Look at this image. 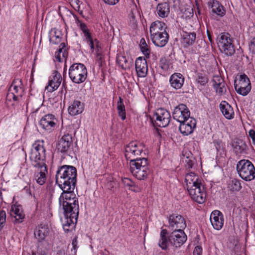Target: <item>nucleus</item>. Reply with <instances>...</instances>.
Here are the masks:
<instances>
[{"label": "nucleus", "instance_id": "6ab92c4d", "mask_svg": "<svg viewBox=\"0 0 255 255\" xmlns=\"http://www.w3.org/2000/svg\"><path fill=\"white\" fill-rule=\"evenodd\" d=\"M213 82V87L218 95L221 96L226 94L227 91V85L221 77L214 76Z\"/></svg>", "mask_w": 255, "mask_h": 255}, {"label": "nucleus", "instance_id": "6e6552de", "mask_svg": "<svg viewBox=\"0 0 255 255\" xmlns=\"http://www.w3.org/2000/svg\"><path fill=\"white\" fill-rule=\"evenodd\" d=\"M144 145L137 141H131L125 147V157L130 162L132 160L138 159L137 156L143 153Z\"/></svg>", "mask_w": 255, "mask_h": 255}, {"label": "nucleus", "instance_id": "4be33fe9", "mask_svg": "<svg viewBox=\"0 0 255 255\" xmlns=\"http://www.w3.org/2000/svg\"><path fill=\"white\" fill-rule=\"evenodd\" d=\"M154 44L158 47H163L168 40V34L166 31L160 32V33L150 35Z\"/></svg>", "mask_w": 255, "mask_h": 255}, {"label": "nucleus", "instance_id": "ddd939ff", "mask_svg": "<svg viewBox=\"0 0 255 255\" xmlns=\"http://www.w3.org/2000/svg\"><path fill=\"white\" fill-rule=\"evenodd\" d=\"M63 192L61 194L59 201V204L61 205H70L71 204L78 203V199L76 194L73 192L75 188L65 191L63 188H60Z\"/></svg>", "mask_w": 255, "mask_h": 255}, {"label": "nucleus", "instance_id": "2eb2a0df", "mask_svg": "<svg viewBox=\"0 0 255 255\" xmlns=\"http://www.w3.org/2000/svg\"><path fill=\"white\" fill-rule=\"evenodd\" d=\"M57 123V120L52 114H47L43 116L40 121V125L43 129L48 132L53 131Z\"/></svg>", "mask_w": 255, "mask_h": 255}, {"label": "nucleus", "instance_id": "bf43d9fd", "mask_svg": "<svg viewBox=\"0 0 255 255\" xmlns=\"http://www.w3.org/2000/svg\"><path fill=\"white\" fill-rule=\"evenodd\" d=\"M167 234V231L166 229H163L161 230L160 234V237H167L166 235Z\"/></svg>", "mask_w": 255, "mask_h": 255}, {"label": "nucleus", "instance_id": "bb28decb", "mask_svg": "<svg viewBox=\"0 0 255 255\" xmlns=\"http://www.w3.org/2000/svg\"><path fill=\"white\" fill-rule=\"evenodd\" d=\"M78 218H72L64 216V218L61 219L63 229L65 233L72 232L77 222Z\"/></svg>", "mask_w": 255, "mask_h": 255}, {"label": "nucleus", "instance_id": "3c124183", "mask_svg": "<svg viewBox=\"0 0 255 255\" xmlns=\"http://www.w3.org/2000/svg\"><path fill=\"white\" fill-rule=\"evenodd\" d=\"M249 50L251 52L255 54V36L250 39L249 43Z\"/></svg>", "mask_w": 255, "mask_h": 255}, {"label": "nucleus", "instance_id": "393cba45", "mask_svg": "<svg viewBox=\"0 0 255 255\" xmlns=\"http://www.w3.org/2000/svg\"><path fill=\"white\" fill-rule=\"evenodd\" d=\"M185 182L186 183L188 190L195 186H199L201 183V180L197 175L191 172L186 174L185 178Z\"/></svg>", "mask_w": 255, "mask_h": 255}, {"label": "nucleus", "instance_id": "ea45409f", "mask_svg": "<svg viewBox=\"0 0 255 255\" xmlns=\"http://www.w3.org/2000/svg\"><path fill=\"white\" fill-rule=\"evenodd\" d=\"M213 12L218 15L223 16L226 13V10L223 6L217 0H213L211 6Z\"/></svg>", "mask_w": 255, "mask_h": 255}, {"label": "nucleus", "instance_id": "39448f33", "mask_svg": "<svg viewBox=\"0 0 255 255\" xmlns=\"http://www.w3.org/2000/svg\"><path fill=\"white\" fill-rule=\"evenodd\" d=\"M69 75L73 82L76 84L82 83L87 78V68L83 64L74 63L69 68Z\"/></svg>", "mask_w": 255, "mask_h": 255}, {"label": "nucleus", "instance_id": "72a5a7b5", "mask_svg": "<svg viewBox=\"0 0 255 255\" xmlns=\"http://www.w3.org/2000/svg\"><path fill=\"white\" fill-rule=\"evenodd\" d=\"M166 26L164 23L155 21L152 23L149 29L150 35L160 33V32L166 31Z\"/></svg>", "mask_w": 255, "mask_h": 255}, {"label": "nucleus", "instance_id": "4468645a", "mask_svg": "<svg viewBox=\"0 0 255 255\" xmlns=\"http://www.w3.org/2000/svg\"><path fill=\"white\" fill-rule=\"evenodd\" d=\"M190 115L188 109L183 104L175 107L172 114L173 119L179 123L190 118Z\"/></svg>", "mask_w": 255, "mask_h": 255}, {"label": "nucleus", "instance_id": "412c9836", "mask_svg": "<svg viewBox=\"0 0 255 255\" xmlns=\"http://www.w3.org/2000/svg\"><path fill=\"white\" fill-rule=\"evenodd\" d=\"M135 70L138 77H144L147 73V65L145 59L139 57L135 62Z\"/></svg>", "mask_w": 255, "mask_h": 255}, {"label": "nucleus", "instance_id": "603ef678", "mask_svg": "<svg viewBox=\"0 0 255 255\" xmlns=\"http://www.w3.org/2000/svg\"><path fill=\"white\" fill-rule=\"evenodd\" d=\"M6 214L5 211L2 210L0 211V228L3 227L5 222Z\"/></svg>", "mask_w": 255, "mask_h": 255}, {"label": "nucleus", "instance_id": "864d4df0", "mask_svg": "<svg viewBox=\"0 0 255 255\" xmlns=\"http://www.w3.org/2000/svg\"><path fill=\"white\" fill-rule=\"evenodd\" d=\"M21 97L22 96H18V94H16L14 92H9L7 95V98H12L14 101L18 100L19 98Z\"/></svg>", "mask_w": 255, "mask_h": 255}, {"label": "nucleus", "instance_id": "0e129e2a", "mask_svg": "<svg viewBox=\"0 0 255 255\" xmlns=\"http://www.w3.org/2000/svg\"><path fill=\"white\" fill-rule=\"evenodd\" d=\"M207 35H208V39H209V40L210 42L211 43H213V40H212V39L211 35V34H210V32H209V30H207Z\"/></svg>", "mask_w": 255, "mask_h": 255}, {"label": "nucleus", "instance_id": "f03ea898", "mask_svg": "<svg viewBox=\"0 0 255 255\" xmlns=\"http://www.w3.org/2000/svg\"><path fill=\"white\" fill-rule=\"evenodd\" d=\"M77 169L71 165L59 167L56 172V183L60 188L65 191L75 188L77 181Z\"/></svg>", "mask_w": 255, "mask_h": 255}, {"label": "nucleus", "instance_id": "6e6d98bb", "mask_svg": "<svg viewBox=\"0 0 255 255\" xmlns=\"http://www.w3.org/2000/svg\"><path fill=\"white\" fill-rule=\"evenodd\" d=\"M202 248L201 246H198L196 247L193 251L194 255H202Z\"/></svg>", "mask_w": 255, "mask_h": 255}, {"label": "nucleus", "instance_id": "f257e3e1", "mask_svg": "<svg viewBox=\"0 0 255 255\" xmlns=\"http://www.w3.org/2000/svg\"><path fill=\"white\" fill-rule=\"evenodd\" d=\"M29 158L32 165L38 168L37 171L34 174L35 180L39 185H43L46 180V174L47 173V169L45 163V149L43 140H37L32 144Z\"/></svg>", "mask_w": 255, "mask_h": 255}, {"label": "nucleus", "instance_id": "a211bd4d", "mask_svg": "<svg viewBox=\"0 0 255 255\" xmlns=\"http://www.w3.org/2000/svg\"><path fill=\"white\" fill-rule=\"evenodd\" d=\"M62 77L61 74L57 71H54L51 77L49 78L48 84L46 89L49 92H53L58 89L61 84Z\"/></svg>", "mask_w": 255, "mask_h": 255}, {"label": "nucleus", "instance_id": "c9c22d12", "mask_svg": "<svg viewBox=\"0 0 255 255\" xmlns=\"http://www.w3.org/2000/svg\"><path fill=\"white\" fill-rule=\"evenodd\" d=\"M182 162L187 169L192 168L194 163L195 158L190 151H185L182 153Z\"/></svg>", "mask_w": 255, "mask_h": 255}, {"label": "nucleus", "instance_id": "dca6fc26", "mask_svg": "<svg viewBox=\"0 0 255 255\" xmlns=\"http://www.w3.org/2000/svg\"><path fill=\"white\" fill-rule=\"evenodd\" d=\"M179 129L181 133L184 135L192 133L196 127V122L195 119L190 117L180 123Z\"/></svg>", "mask_w": 255, "mask_h": 255}, {"label": "nucleus", "instance_id": "0eeeda50", "mask_svg": "<svg viewBox=\"0 0 255 255\" xmlns=\"http://www.w3.org/2000/svg\"><path fill=\"white\" fill-rule=\"evenodd\" d=\"M218 47L222 53L232 56L235 52L233 40L228 33H222L218 39Z\"/></svg>", "mask_w": 255, "mask_h": 255}, {"label": "nucleus", "instance_id": "aec40b11", "mask_svg": "<svg viewBox=\"0 0 255 255\" xmlns=\"http://www.w3.org/2000/svg\"><path fill=\"white\" fill-rule=\"evenodd\" d=\"M210 220L215 229L219 230L223 227L224 225L223 216L219 211H214L210 215Z\"/></svg>", "mask_w": 255, "mask_h": 255}, {"label": "nucleus", "instance_id": "5701e85b", "mask_svg": "<svg viewBox=\"0 0 255 255\" xmlns=\"http://www.w3.org/2000/svg\"><path fill=\"white\" fill-rule=\"evenodd\" d=\"M10 214L12 218L13 222L15 224L22 222L25 217L22 210L20 209V206L15 205L11 206Z\"/></svg>", "mask_w": 255, "mask_h": 255}, {"label": "nucleus", "instance_id": "8fccbe9b", "mask_svg": "<svg viewBox=\"0 0 255 255\" xmlns=\"http://www.w3.org/2000/svg\"><path fill=\"white\" fill-rule=\"evenodd\" d=\"M71 5L74 8H80V5L82 4L83 0H69Z\"/></svg>", "mask_w": 255, "mask_h": 255}, {"label": "nucleus", "instance_id": "e2e57ef3", "mask_svg": "<svg viewBox=\"0 0 255 255\" xmlns=\"http://www.w3.org/2000/svg\"><path fill=\"white\" fill-rule=\"evenodd\" d=\"M56 255H65V251L63 250H60L57 252Z\"/></svg>", "mask_w": 255, "mask_h": 255}, {"label": "nucleus", "instance_id": "37998d69", "mask_svg": "<svg viewBox=\"0 0 255 255\" xmlns=\"http://www.w3.org/2000/svg\"><path fill=\"white\" fill-rule=\"evenodd\" d=\"M80 28L84 34L87 43H90L92 46L93 44L91 42L92 38L91 33L89 32V29H88L86 25L84 23H80Z\"/></svg>", "mask_w": 255, "mask_h": 255}, {"label": "nucleus", "instance_id": "a878e982", "mask_svg": "<svg viewBox=\"0 0 255 255\" xmlns=\"http://www.w3.org/2000/svg\"><path fill=\"white\" fill-rule=\"evenodd\" d=\"M169 82L173 88L178 90L181 89L183 85L184 77L180 73H175L170 76Z\"/></svg>", "mask_w": 255, "mask_h": 255}, {"label": "nucleus", "instance_id": "9d476101", "mask_svg": "<svg viewBox=\"0 0 255 255\" xmlns=\"http://www.w3.org/2000/svg\"><path fill=\"white\" fill-rule=\"evenodd\" d=\"M170 114L164 109H158L153 116L155 125L159 127H166L170 122Z\"/></svg>", "mask_w": 255, "mask_h": 255}, {"label": "nucleus", "instance_id": "f3484780", "mask_svg": "<svg viewBox=\"0 0 255 255\" xmlns=\"http://www.w3.org/2000/svg\"><path fill=\"white\" fill-rule=\"evenodd\" d=\"M72 143V137L69 134H64L59 140L57 149L61 153H68Z\"/></svg>", "mask_w": 255, "mask_h": 255}, {"label": "nucleus", "instance_id": "c756f323", "mask_svg": "<svg viewBox=\"0 0 255 255\" xmlns=\"http://www.w3.org/2000/svg\"><path fill=\"white\" fill-rule=\"evenodd\" d=\"M49 232V229L47 225H40L34 231V236L39 241L44 240L48 236Z\"/></svg>", "mask_w": 255, "mask_h": 255}, {"label": "nucleus", "instance_id": "473e14b6", "mask_svg": "<svg viewBox=\"0 0 255 255\" xmlns=\"http://www.w3.org/2000/svg\"><path fill=\"white\" fill-rule=\"evenodd\" d=\"M83 110V104L78 100L73 101L68 108L69 113L71 116H76L81 114Z\"/></svg>", "mask_w": 255, "mask_h": 255}, {"label": "nucleus", "instance_id": "5fc2aeb1", "mask_svg": "<svg viewBox=\"0 0 255 255\" xmlns=\"http://www.w3.org/2000/svg\"><path fill=\"white\" fill-rule=\"evenodd\" d=\"M77 240L76 238H75L72 241L73 249L71 250V252H73V255H75L76 254V249L77 248Z\"/></svg>", "mask_w": 255, "mask_h": 255}, {"label": "nucleus", "instance_id": "de8ad7c7", "mask_svg": "<svg viewBox=\"0 0 255 255\" xmlns=\"http://www.w3.org/2000/svg\"><path fill=\"white\" fill-rule=\"evenodd\" d=\"M168 241H169L168 238L164 237H160V239L158 242V246L162 250H165L167 249Z\"/></svg>", "mask_w": 255, "mask_h": 255}, {"label": "nucleus", "instance_id": "f8f14e48", "mask_svg": "<svg viewBox=\"0 0 255 255\" xmlns=\"http://www.w3.org/2000/svg\"><path fill=\"white\" fill-rule=\"evenodd\" d=\"M169 242L175 248H179L187 240V236L183 230L173 231L168 237Z\"/></svg>", "mask_w": 255, "mask_h": 255}, {"label": "nucleus", "instance_id": "680f3d73", "mask_svg": "<svg viewBox=\"0 0 255 255\" xmlns=\"http://www.w3.org/2000/svg\"><path fill=\"white\" fill-rule=\"evenodd\" d=\"M169 3H173L174 6H176L179 3V0H168Z\"/></svg>", "mask_w": 255, "mask_h": 255}, {"label": "nucleus", "instance_id": "cd10ccee", "mask_svg": "<svg viewBox=\"0 0 255 255\" xmlns=\"http://www.w3.org/2000/svg\"><path fill=\"white\" fill-rule=\"evenodd\" d=\"M196 38L195 32H188L183 31L181 34V41L185 47L193 45Z\"/></svg>", "mask_w": 255, "mask_h": 255}, {"label": "nucleus", "instance_id": "774afa93", "mask_svg": "<svg viewBox=\"0 0 255 255\" xmlns=\"http://www.w3.org/2000/svg\"><path fill=\"white\" fill-rule=\"evenodd\" d=\"M32 255H41L38 254L33 253Z\"/></svg>", "mask_w": 255, "mask_h": 255}, {"label": "nucleus", "instance_id": "052dcab7", "mask_svg": "<svg viewBox=\"0 0 255 255\" xmlns=\"http://www.w3.org/2000/svg\"><path fill=\"white\" fill-rule=\"evenodd\" d=\"M129 190H131V191H133L135 192H139L141 190V189L135 185V187H132V188H131Z\"/></svg>", "mask_w": 255, "mask_h": 255}, {"label": "nucleus", "instance_id": "7c9ffc66", "mask_svg": "<svg viewBox=\"0 0 255 255\" xmlns=\"http://www.w3.org/2000/svg\"><path fill=\"white\" fill-rule=\"evenodd\" d=\"M68 48L64 42L60 44L59 48L57 52H55V58L56 61L61 62L63 60L66 61L68 56Z\"/></svg>", "mask_w": 255, "mask_h": 255}, {"label": "nucleus", "instance_id": "20e7f679", "mask_svg": "<svg viewBox=\"0 0 255 255\" xmlns=\"http://www.w3.org/2000/svg\"><path fill=\"white\" fill-rule=\"evenodd\" d=\"M236 169L239 176L246 181H250L255 178V167L249 160H240L237 164Z\"/></svg>", "mask_w": 255, "mask_h": 255}, {"label": "nucleus", "instance_id": "4c0bfd02", "mask_svg": "<svg viewBox=\"0 0 255 255\" xmlns=\"http://www.w3.org/2000/svg\"><path fill=\"white\" fill-rule=\"evenodd\" d=\"M156 10L160 17H166L170 12L169 5L166 2L159 3L157 6Z\"/></svg>", "mask_w": 255, "mask_h": 255}, {"label": "nucleus", "instance_id": "423d86ee", "mask_svg": "<svg viewBox=\"0 0 255 255\" xmlns=\"http://www.w3.org/2000/svg\"><path fill=\"white\" fill-rule=\"evenodd\" d=\"M234 86L237 93L246 96L251 90V84L248 77L244 73L238 74L234 80Z\"/></svg>", "mask_w": 255, "mask_h": 255}, {"label": "nucleus", "instance_id": "e433bc0d", "mask_svg": "<svg viewBox=\"0 0 255 255\" xmlns=\"http://www.w3.org/2000/svg\"><path fill=\"white\" fill-rule=\"evenodd\" d=\"M9 91L15 93L16 94H18V96H22L24 89L21 79H15L9 88Z\"/></svg>", "mask_w": 255, "mask_h": 255}, {"label": "nucleus", "instance_id": "c85d7f7f", "mask_svg": "<svg viewBox=\"0 0 255 255\" xmlns=\"http://www.w3.org/2000/svg\"><path fill=\"white\" fill-rule=\"evenodd\" d=\"M220 109L223 115L227 119L234 118V112L233 108L225 101H223L220 104Z\"/></svg>", "mask_w": 255, "mask_h": 255}, {"label": "nucleus", "instance_id": "79ce46f5", "mask_svg": "<svg viewBox=\"0 0 255 255\" xmlns=\"http://www.w3.org/2000/svg\"><path fill=\"white\" fill-rule=\"evenodd\" d=\"M117 109L118 115L121 117L122 120H124L126 118V111L123 100L121 97H119V101L117 103Z\"/></svg>", "mask_w": 255, "mask_h": 255}, {"label": "nucleus", "instance_id": "c03bdc74", "mask_svg": "<svg viewBox=\"0 0 255 255\" xmlns=\"http://www.w3.org/2000/svg\"><path fill=\"white\" fill-rule=\"evenodd\" d=\"M139 46L140 50L142 53L146 58H149L150 50L148 47L147 44L146 43L145 40L144 38H141L140 40Z\"/></svg>", "mask_w": 255, "mask_h": 255}, {"label": "nucleus", "instance_id": "49530a36", "mask_svg": "<svg viewBox=\"0 0 255 255\" xmlns=\"http://www.w3.org/2000/svg\"><path fill=\"white\" fill-rule=\"evenodd\" d=\"M196 82L201 86H205L208 82V78L205 74L198 73Z\"/></svg>", "mask_w": 255, "mask_h": 255}, {"label": "nucleus", "instance_id": "9b49d317", "mask_svg": "<svg viewBox=\"0 0 255 255\" xmlns=\"http://www.w3.org/2000/svg\"><path fill=\"white\" fill-rule=\"evenodd\" d=\"M191 198L199 204L203 203L206 198V194L204 187L202 183L199 185H197L188 190Z\"/></svg>", "mask_w": 255, "mask_h": 255}, {"label": "nucleus", "instance_id": "69168bd1", "mask_svg": "<svg viewBox=\"0 0 255 255\" xmlns=\"http://www.w3.org/2000/svg\"><path fill=\"white\" fill-rule=\"evenodd\" d=\"M162 64H163V62L161 61V63H160L161 68L162 69H166L167 68L168 66L166 65H165V64L162 65Z\"/></svg>", "mask_w": 255, "mask_h": 255}, {"label": "nucleus", "instance_id": "58836bf2", "mask_svg": "<svg viewBox=\"0 0 255 255\" xmlns=\"http://www.w3.org/2000/svg\"><path fill=\"white\" fill-rule=\"evenodd\" d=\"M91 42L93 44L92 46L90 43H88V44L90 46L91 50L93 52L95 51V54L97 55V60L99 63L102 62V51L101 47L99 45V42L97 40H93V39L91 40Z\"/></svg>", "mask_w": 255, "mask_h": 255}, {"label": "nucleus", "instance_id": "13d9d810", "mask_svg": "<svg viewBox=\"0 0 255 255\" xmlns=\"http://www.w3.org/2000/svg\"><path fill=\"white\" fill-rule=\"evenodd\" d=\"M106 3L109 5H115L117 3L119 0H103Z\"/></svg>", "mask_w": 255, "mask_h": 255}, {"label": "nucleus", "instance_id": "4d7b16f0", "mask_svg": "<svg viewBox=\"0 0 255 255\" xmlns=\"http://www.w3.org/2000/svg\"><path fill=\"white\" fill-rule=\"evenodd\" d=\"M249 136L252 140V143L255 145V131L254 129H250L249 132Z\"/></svg>", "mask_w": 255, "mask_h": 255}, {"label": "nucleus", "instance_id": "7ed1b4c3", "mask_svg": "<svg viewBox=\"0 0 255 255\" xmlns=\"http://www.w3.org/2000/svg\"><path fill=\"white\" fill-rule=\"evenodd\" d=\"M130 171L133 176L138 180H143L147 177L149 172L147 158H139L129 162Z\"/></svg>", "mask_w": 255, "mask_h": 255}, {"label": "nucleus", "instance_id": "a18cd8bd", "mask_svg": "<svg viewBox=\"0 0 255 255\" xmlns=\"http://www.w3.org/2000/svg\"><path fill=\"white\" fill-rule=\"evenodd\" d=\"M117 61L122 69H126L128 67V61L125 56L122 55H118L117 57Z\"/></svg>", "mask_w": 255, "mask_h": 255}, {"label": "nucleus", "instance_id": "f704fd0d", "mask_svg": "<svg viewBox=\"0 0 255 255\" xmlns=\"http://www.w3.org/2000/svg\"><path fill=\"white\" fill-rule=\"evenodd\" d=\"M234 152L236 154L242 153L245 151L247 148L246 142L241 139H235L232 144Z\"/></svg>", "mask_w": 255, "mask_h": 255}, {"label": "nucleus", "instance_id": "09e8293b", "mask_svg": "<svg viewBox=\"0 0 255 255\" xmlns=\"http://www.w3.org/2000/svg\"><path fill=\"white\" fill-rule=\"evenodd\" d=\"M122 182L125 187L128 188V189H131L132 187H135L134 183L129 178H124L122 179Z\"/></svg>", "mask_w": 255, "mask_h": 255}, {"label": "nucleus", "instance_id": "1a4fd4ad", "mask_svg": "<svg viewBox=\"0 0 255 255\" xmlns=\"http://www.w3.org/2000/svg\"><path fill=\"white\" fill-rule=\"evenodd\" d=\"M168 228L172 231L184 230L186 227L184 218L178 214H172L168 217Z\"/></svg>", "mask_w": 255, "mask_h": 255}, {"label": "nucleus", "instance_id": "a19ab883", "mask_svg": "<svg viewBox=\"0 0 255 255\" xmlns=\"http://www.w3.org/2000/svg\"><path fill=\"white\" fill-rule=\"evenodd\" d=\"M228 188L231 191H239L242 188L241 181L236 178L230 180L228 183Z\"/></svg>", "mask_w": 255, "mask_h": 255}, {"label": "nucleus", "instance_id": "338daca9", "mask_svg": "<svg viewBox=\"0 0 255 255\" xmlns=\"http://www.w3.org/2000/svg\"><path fill=\"white\" fill-rule=\"evenodd\" d=\"M251 4L252 5V6L253 7V8H255V0H251Z\"/></svg>", "mask_w": 255, "mask_h": 255}, {"label": "nucleus", "instance_id": "b1692460", "mask_svg": "<svg viewBox=\"0 0 255 255\" xmlns=\"http://www.w3.org/2000/svg\"><path fill=\"white\" fill-rule=\"evenodd\" d=\"M64 210V216L78 218L79 215L78 203L71 204L70 205H61Z\"/></svg>", "mask_w": 255, "mask_h": 255}, {"label": "nucleus", "instance_id": "2f4dec72", "mask_svg": "<svg viewBox=\"0 0 255 255\" xmlns=\"http://www.w3.org/2000/svg\"><path fill=\"white\" fill-rule=\"evenodd\" d=\"M62 38V33L60 30L55 28L51 29L49 32V40L51 44H58Z\"/></svg>", "mask_w": 255, "mask_h": 255}]
</instances>
